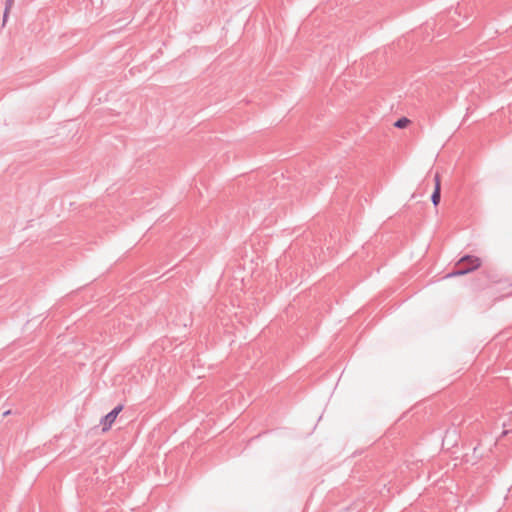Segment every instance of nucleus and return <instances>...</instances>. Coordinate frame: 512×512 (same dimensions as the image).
<instances>
[{"instance_id":"obj_1","label":"nucleus","mask_w":512,"mask_h":512,"mask_svg":"<svg viewBox=\"0 0 512 512\" xmlns=\"http://www.w3.org/2000/svg\"><path fill=\"white\" fill-rule=\"evenodd\" d=\"M122 410L123 405L119 404L111 412H109L101 419L100 423L102 426V432H108L112 428L113 424L115 423L118 415L121 413Z\"/></svg>"},{"instance_id":"obj_2","label":"nucleus","mask_w":512,"mask_h":512,"mask_svg":"<svg viewBox=\"0 0 512 512\" xmlns=\"http://www.w3.org/2000/svg\"><path fill=\"white\" fill-rule=\"evenodd\" d=\"M464 263H468L470 267L468 269L456 272L455 275H463L479 268L481 266V259L475 256H464L459 260L458 264Z\"/></svg>"},{"instance_id":"obj_3","label":"nucleus","mask_w":512,"mask_h":512,"mask_svg":"<svg viewBox=\"0 0 512 512\" xmlns=\"http://www.w3.org/2000/svg\"><path fill=\"white\" fill-rule=\"evenodd\" d=\"M410 122L411 121L408 118L402 117L395 122L394 126L403 129L406 128L410 124Z\"/></svg>"},{"instance_id":"obj_4","label":"nucleus","mask_w":512,"mask_h":512,"mask_svg":"<svg viewBox=\"0 0 512 512\" xmlns=\"http://www.w3.org/2000/svg\"><path fill=\"white\" fill-rule=\"evenodd\" d=\"M441 191L440 190H434L433 194L431 196V200L434 206H438L441 198Z\"/></svg>"},{"instance_id":"obj_5","label":"nucleus","mask_w":512,"mask_h":512,"mask_svg":"<svg viewBox=\"0 0 512 512\" xmlns=\"http://www.w3.org/2000/svg\"><path fill=\"white\" fill-rule=\"evenodd\" d=\"M435 188L434 190H440L441 191V179H440V176L437 174L435 176Z\"/></svg>"},{"instance_id":"obj_6","label":"nucleus","mask_w":512,"mask_h":512,"mask_svg":"<svg viewBox=\"0 0 512 512\" xmlns=\"http://www.w3.org/2000/svg\"><path fill=\"white\" fill-rule=\"evenodd\" d=\"M12 3H13V0H8V7H7L6 11L9 9V7L12 5Z\"/></svg>"}]
</instances>
